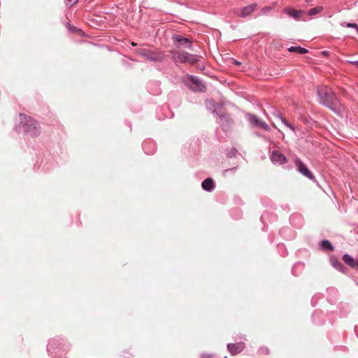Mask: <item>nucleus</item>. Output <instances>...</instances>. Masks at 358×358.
Segmentation results:
<instances>
[{
    "label": "nucleus",
    "instance_id": "obj_1",
    "mask_svg": "<svg viewBox=\"0 0 358 358\" xmlns=\"http://www.w3.org/2000/svg\"><path fill=\"white\" fill-rule=\"evenodd\" d=\"M320 102L334 111H341V106L331 88L322 85L317 88Z\"/></svg>",
    "mask_w": 358,
    "mask_h": 358
},
{
    "label": "nucleus",
    "instance_id": "obj_2",
    "mask_svg": "<svg viewBox=\"0 0 358 358\" xmlns=\"http://www.w3.org/2000/svg\"><path fill=\"white\" fill-rule=\"evenodd\" d=\"M20 125L24 128V131L32 137L38 136L41 131L39 123L31 117L20 115Z\"/></svg>",
    "mask_w": 358,
    "mask_h": 358
},
{
    "label": "nucleus",
    "instance_id": "obj_3",
    "mask_svg": "<svg viewBox=\"0 0 358 358\" xmlns=\"http://www.w3.org/2000/svg\"><path fill=\"white\" fill-rule=\"evenodd\" d=\"M171 53L174 55L173 56V59H176V62H179L180 63H189L190 64H194L199 60L198 57L185 51L175 52L171 50Z\"/></svg>",
    "mask_w": 358,
    "mask_h": 358
},
{
    "label": "nucleus",
    "instance_id": "obj_4",
    "mask_svg": "<svg viewBox=\"0 0 358 358\" xmlns=\"http://www.w3.org/2000/svg\"><path fill=\"white\" fill-rule=\"evenodd\" d=\"M136 53L140 56L146 58L149 61L158 62L164 59L162 52H154L150 50L141 48L136 50Z\"/></svg>",
    "mask_w": 358,
    "mask_h": 358
},
{
    "label": "nucleus",
    "instance_id": "obj_5",
    "mask_svg": "<svg viewBox=\"0 0 358 358\" xmlns=\"http://www.w3.org/2000/svg\"><path fill=\"white\" fill-rule=\"evenodd\" d=\"M185 79L190 80L192 83V86H189L192 90L196 92H204L206 90L204 84L196 76H187Z\"/></svg>",
    "mask_w": 358,
    "mask_h": 358
},
{
    "label": "nucleus",
    "instance_id": "obj_6",
    "mask_svg": "<svg viewBox=\"0 0 358 358\" xmlns=\"http://www.w3.org/2000/svg\"><path fill=\"white\" fill-rule=\"evenodd\" d=\"M248 121L252 124V126L262 128L264 130H268V125L264 121L261 120L257 115L253 114H248L247 115Z\"/></svg>",
    "mask_w": 358,
    "mask_h": 358
},
{
    "label": "nucleus",
    "instance_id": "obj_7",
    "mask_svg": "<svg viewBox=\"0 0 358 358\" xmlns=\"http://www.w3.org/2000/svg\"><path fill=\"white\" fill-rule=\"evenodd\" d=\"M220 120L221 127L224 131H229L231 129L234 121L228 114L220 115Z\"/></svg>",
    "mask_w": 358,
    "mask_h": 358
},
{
    "label": "nucleus",
    "instance_id": "obj_8",
    "mask_svg": "<svg viewBox=\"0 0 358 358\" xmlns=\"http://www.w3.org/2000/svg\"><path fill=\"white\" fill-rule=\"evenodd\" d=\"M295 164L298 171L309 179H313L314 176L306 166L299 159H295Z\"/></svg>",
    "mask_w": 358,
    "mask_h": 358
},
{
    "label": "nucleus",
    "instance_id": "obj_9",
    "mask_svg": "<svg viewBox=\"0 0 358 358\" xmlns=\"http://www.w3.org/2000/svg\"><path fill=\"white\" fill-rule=\"evenodd\" d=\"M257 5L252 3L243 8L239 12L237 11L236 14L241 17H246L251 15V13L256 9Z\"/></svg>",
    "mask_w": 358,
    "mask_h": 358
},
{
    "label": "nucleus",
    "instance_id": "obj_10",
    "mask_svg": "<svg viewBox=\"0 0 358 358\" xmlns=\"http://www.w3.org/2000/svg\"><path fill=\"white\" fill-rule=\"evenodd\" d=\"M283 12L287 13L289 17L294 18L296 20H299L303 13L301 10H296L293 8H286L283 10Z\"/></svg>",
    "mask_w": 358,
    "mask_h": 358
},
{
    "label": "nucleus",
    "instance_id": "obj_11",
    "mask_svg": "<svg viewBox=\"0 0 358 358\" xmlns=\"http://www.w3.org/2000/svg\"><path fill=\"white\" fill-rule=\"evenodd\" d=\"M343 261L352 268H358V259H355L350 255L345 254L343 256Z\"/></svg>",
    "mask_w": 358,
    "mask_h": 358
},
{
    "label": "nucleus",
    "instance_id": "obj_12",
    "mask_svg": "<svg viewBox=\"0 0 358 358\" xmlns=\"http://www.w3.org/2000/svg\"><path fill=\"white\" fill-rule=\"evenodd\" d=\"M271 160L273 162L278 163L280 164H285L287 162L286 157L284 156V155L278 150L273 151L271 155Z\"/></svg>",
    "mask_w": 358,
    "mask_h": 358
},
{
    "label": "nucleus",
    "instance_id": "obj_13",
    "mask_svg": "<svg viewBox=\"0 0 358 358\" xmlns=\"http://www.w3.org/2000/svg\"><path fill=\"white\" fill-rule=\"evenodd\" d=\"M173 38L179 43V45H178V48H180L181 45H185L189 49L192 48V41L189 38L182 37V36L179 35L175 36Z\"/></svg>",
    "mask_w": 358,
    "mask_h": 358
},
{
    "label": "nucleus",
    "instance_id": "obj_14",
    "mask_svg": "<svg viewBox=\"0 0 358 358\" xmlns=\"http://www.w3.org/2000/svg\"><path fill=\"white\" fill-rule=\"evenodd\" d=\"M227 348L230 352L234 355L243 350V345L242 343L229 344Z\"/></svg>",
    "mask_w": 358,
    "mask_h": 358
},
{
    "label": "nucleus",
    "instance_id": "obj_15",
    "mask_svg": "<svg viewBox=\"0 0 358 358\" xmlns=\"http://www.w3.org/2000/svg\"><path fill=\"white\" fill-rule=\"evenodd\" d=\"M202 187L206 191H211L214 187V182L212 178H208L202 182Z\"/></svg>",
    "mask_w": 358,
    "mask_h": 358
},
{
    "label": "nucleus",
    "instance_id": "obj_16",
    "mask_svg": "<svg viewBox=\"0 0 358 358\" xmlns=\"http://www.w3.org/2000/svg\"><path fill=\"white\" fill-rule=\"evenodd\" d=\"M288 51L291 52H297L301 55L306 54L308 52L307 49L301 48V46L290 47L288 48Z\"/></svg>",
    "mask_w": 358,
    "mask_h": 358
},
{
    "label": "nucleus",
    "instance_id": "obj_17",
    "mask_svg": "<svg viewBox=\"0 0 358 358\" xmlns=\"http://www.w3.org/2000/svg\"><path fill=\"white\" fill-rule=\"evenodd\" d=\"M331 262L332 266L337 270L341 271H342L343 270V268H344L343 265L337 258L332 257L331 259Z\"/></svg>",
    "mask_w": 358,
    "mask_h": 358
},
{
    "label": "nucleus",
    "instance_id": "obj_18",
    "mask_svg": "<svg viewBox=\"0 0 358 358\" xmlns=\"http://www.w3.org/2000/svg\"><path fill=\"white\" fill-rule=\"evenodd\" d=\"M321 247L323 250H331V251H332L334 250L333 245L327 240H324L321 242Z\"/></svg>",
    "mask_w": 358,
    "mask_h": 358
},
{
    "label": "nucleus",
    "instance_id": "obj_19",
    "mask_svg": "<svg viewBox=\"0 0 358 358\" xmlns=\"http://www.w3.org/2000/svg\"><path fill=\"white\" fill-rule=\"evenodd\" d=\"M323 10L322 6H317L313 8L310 9L308 11V15H314L320 13Z\"/></svg>",
    "mask_w": 358,
    "mask_h": 358
},
{
    "label": "nucleus",
    "instance_id": "obj_20",
    "mask_svg": "<svg viewBox=\"0 0 358 358\" xmlns=\"http://www.w3.org/2000/svg\"><path fill=\"white\" fill-rule=\"evenodd\" d=\"M279 120H280V122L282 123H283L286 127H289L291 129H292V126L286 121L285 119L282 118V117H280L279 118Z\"/></svg>",
    "mask_w": 358,
    "mask_h": 358
},
{
    "label": "nucleus",
    "instance_id": "obj_21",
    "mask_svg": "<svg viewBox=\"0 0 358 358\" xmlns=\"http://www.w3.org/2000/svg\"><path fill=\"white\" fill-rule=\"evenodd\" d=\"M346 26L348 27L355 28V29H357V30L358 31V25L357 24H355V23H348L346 24Z\"/></svg>",
    "mask_w": 358,
    "mask_h": 358
},
{
    "label": "nucleus",
    "instance_id": "obj_22",
    "mask_svg": "<svg viewBox=\"0 0 358 358\" xmlns=\"http://www.w3.org/2000/svg\"><path fill=\"white\" fill-rule=\"evenodd\" d=\"M349 62L355 66H358V61H349Z\"/></svg>",
    "mask_w": 358,
    "mask_h": 358
},
{
    "label": "nucleus",
    "instance_id": "obj_23",
    "mask_svg": "<svg viewBox=\"0 0 358 358\" xmlns=\"http://www.w3.org/2000/svg\"><path fill=\"white\" fill-rule=\"evenodd\" d=\"M234 64L236 65H240L241 63L239 62H238V61H234Z\"/></svg>",
    "mask_w": 358,
    "mask_h": 358
},
{
    "label": "nucleus",
    "instance_id": "obj_24",
    "mask_svg": "<svg viewBox=\"0 0 358 358\" xmlns=\"http://www.w3.org/2000/svg\"><path fill=\"white\" fill-rule=\"evenodd\" d=\"M131 45H132L133 46H135V45H136V43H134V42H133V43H131Z\"/></svg>",
    "mask_w": 358,
    "mask_h": 358
},
{
    "label": "nucleus",
    "instance_id": "obj_25",
    "mask_svg": "<svg viewBox=\"0 0 358 358\" xmlns=\"http://www.w3.org/2000/svg\"><path fill=\"white\" fill-rule=\"evenodd\" d=\"M69 1H71V0H68Z\"/></svg>",
    "mask_w": 358,
    "mask_h": 358
},
{
    "label": "nucleus",
    "instance_id": "obj_26",
    "mask_svg": "<svg viewBox=\"0 0 358 358\" xmlns=\"http://www.w3.org/2000/svg\"><path fill=\"white\" fill-rule=\"evenodd\" d=\"M225 358H227V357H225Z\"/></svg>",
    "mask_w": 358,
    "mask_h": 358
}]
</instances>
